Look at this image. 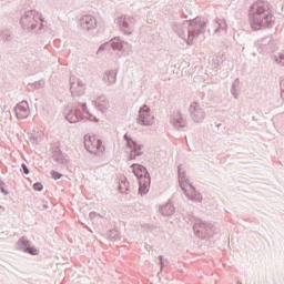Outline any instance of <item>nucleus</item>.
I'll list each match as a JSON object with an SVG mask.
<instances>
[{
	"label": "nucleus",
	"instance_id": "4468645a",
	"mask_svg": "<svg viewBox=\"0 0 284 284\" xmlns=\"http://www.w3.org/2000/svg\"><path fill=\"white\" fill-rule=\"evenodd\" d=\"M52 179H54L55 181L57 180H59V179H61V173H59V172H52Z\"/></svg>",
	"mask_w": 284,
	"mask_h": 284
},
{
	"label": "nucleus",
	"instance_id": "f3484780",
	"mask_svg": "<svg viewBox=\"0 0 284 284\" xmlns=\"http://www.w3.org/2000/svg\"><path fill=\"white\" fill-rule=\"evenodd\" d=\"M145 190H146V187L144 186H140V190H139V192H140V194H145Z\"/></svg>",
	"mask_w": 284,
	"mask_h": 284
},
{
	"label": "nucleus",
	"instance_id": "7ed1b4c3",
	"mask_svg": "<svg viewBox=\"0 0 284 284\" xmlns=\"http://www.w3.org/2000/svg\"><path fill=\"white\" fill-rule=\"evenodd\" d=\"M180 186L183 192H185L186 196L191 199V201H196L197 203H201V201H203V196L201 195V193L196 192V189H194L192 184L181 181Z\"/></svg>",
	"mask_w": 284,
	"mask_h": 284
},
{
	"label": "nucleus",
	"instance_id": "423d86ee",
	"mask_svg": "<svg viewBox=\"0 0 284 284\" xmlns=\"http://www.w3.org/2000/svg\"><path fill=\"white\" fill-rule=\"evenodd\" d=\"M30 114V106L28 102L22 101L16 106V116L18 119H28Z\"/></svg>",
	"mask_w": 284,
	"mask_h": 284
},
{
	"label": "nucleus",
	"instance_id": "ddd939ff",
	"mask_svg": "<svg viewBox=\"0 0 284 284\" xmlns=\"http://www.w3.org/2000/svg\"><path fill=\"white\" fill-rule=\"evenodd\" d=\"M33 189H34L37 192H41V190H43V184H41V183H34V184H33Z\"/></svg>",
	"mask_w": 284,
	"mask_h": 284
},
{
	"label": "nucleus",
	"instance_id": "1a4fd4ad",
	"mask_svg": "<svg viewBox=\"0 0 284 284\" xmlns=\"http://www.w3.org/2000/svg\"><path fill=\"white\" fill-rule=\"evenodd\" d=\"M132 168H133V172H134L135 176H138V179H141V176H143L148 172V170L141 164H133Z\"/></svg>",
	"mask_w": 284,
	"mask_h": 284
},
{
	"label": "nucleus",
	"instance_id": "6e6552de",
	"mask_svg": "<svg viewBox=\"0 0 284 284\" xmlns=\"http://www.w3.org/2000/svg\"><path fill=\"white\" fill-rule=\"evenodd\" d=\"M124 139L128 141V145H129V148L132 150V151H134V155H133V159L138 155L139 156V154H141V150H143V146H141L140 144H138L135 141H133V140H130L129 138H128V135H124Z\"/></svg>",
	"mask_w": 284,
	"mask_h": 284
},
{
	"label": "nucleus",
	"instance_id": "6ab92c4d",
	"mask_svg": "<svg viewBox=\"0 0 284 284\" xmlns=\"http://www.w3.org/2000/svg\"><path fill=\"white\" fill-rule=\"evenodd\" d=\"M281 88L283 89V82L281 83Z\"/></svg>",
	"mask_w": 284,
	"mask_h": 284
},
{
	"label": "nucleus",
	"instance_id": "20e7f679",
	"mask_svg": "<svg viewBox=\"0 0 284 284\" xmlns=\"http://www.w3.org/2000/svg\"><path fill=\"white\" fill-rule=\"evenodd\" d=\"M203 28H205V20L195 18L189 26V41H192L194 34H199Z\"/></svg>",
	"mask_w": 284,
	"mask_h": 284
},
{
	"label": "nucleus",
	"instance_id": "dca6fc26",
	"mask_svg": "<svg viewBox=\"0 0 284 284\" xmlns=\"http://www.w3.org/2000/svg\"><path fill=\"white\" fill-rule=\"evenodd\" d=\"M22 170L24 174H30V170H28V166L26 164H22Z\"/></svg>",
	"mask_w": 284,
	"mask_h": 284
},
{
	"label": "nucleus",
	"instance_id": "f257e3e1",
	"mask_svg": "<svg viewBox=\"0 0 284 284\" xmlns=\"http://www.w3.org/2000/svg\"><path fill=\"white\" fill-rule=\"evenodd\" d=\"M252 30H265L274 24V9L267 1L257 0L248 13Z\"/></svg>",
	"mask_w": 284,
	"mask_h": 284
},
{
	"label": "nucleus",
	"instance_id": "39448f33",
	"mask_svg": "<svg viewBox=\"0 0 284 284\" xmlns=\"http://www.w3.org/2000/svg\"><path fill=\"white\" fill-rule=\"evenodd\" d=\"M139 123L140 125H152V123H154V115L150 112V108L148 105H144L140 110Z\"/></svg>",
	"mask_w": 284,
	"mask_h": 284
},
{
	"label": "nucleus",
	"instance_id": "f8f14e48",
	"mask_svg": "<svg viewBox=\"0 0 284 284\" xmlns=\"http://www.w3.org/2000/svg\"><path fill=\"white\" fill-rule=\"evenodd\" d=\"M98 108H100V110H102V112H105V110H108V102L104 101L103 104L98 102Z\"/></svg>",
	"mask_w": 284,
	"mask_h": 284
},
{
	"label": "nucleus",
	"instance_id": "9b49d317",
	"mask_svg": "<svg viewBox=\"0 0 284 284\" xmlns=\"http://www.w3.org/2000/svg\"><path fill=\"white\" fill-rule=\"evenodd\" d=\"M26 252L32 254V256H37V254H39V250H37L36 247H27Z\"/></svg>",
	"mask_w": 284,
	"mask_h": 284
},
{
	"label": "nucleus",
	"instance_id": "0eeeda50",
	"mask_svg": "<svg viewBox=\"0 0 284 284\" xmlns=\"http://www.w3.org/2000/svg\"><path fill=\"white\" fill-rule=\"evenodd\" d=\"M81 26L82 28H85V30H90L97 26V20H94V17L92 16H84L81 20Z\"/></svg>",
	"mask_w": 284,
	"mask_h": 284
},
{
	"label": "nucleus",
	"instance_id": "a211bd4d",
	"mask_svg": "<svg viewBox=\"0 0 284 284\" xmlns=\"http://www.w3.org/2000/svg\"><path fill=\"white\" fill-rule=\"evenodd\" d=\"M22 242L26 243V239H22Z\"/></svg>",
	"mask_w": 284,
	"mask_h": 284
},
{
	"label": "nucleus",
	"instance_id": "2eb2a0df",
	"mask_svg": "<svg viewBox=\"0 0 284 284\" xmlns=\"http://www.w3.org/2000/svg\"><path fill=\"white\" fill-rule=\"evenodd\" d=\"M110 80V83H114V81H116V75L114 73L108 74Z\"/></svg>",
	"mask_w": 284,
	"mask_h": 284
},
{
	"label": "nucleus",
	"instance_id": "9d476101",
	"mask_svg": "<svg viewBox=\"0 0 284 284\" xmlns=\"http://www.w3.org/2000/svg\"><path fill=\"white\" fill-rule=\"evenodd\" d=\"M162 213L165 216H170V214H174V206H172L171 204H166L163 209H162Z\"/></svg>",
	"mask_w": 284,
	"mask_h": 284
},
{
	"label": "nucleus",
	"instance_id": "f03ea898",
	"mask_svg": "<svg viewBox=\"0 0 284 284\" xmlns=\"http://www.w3.org/2000/svg\"><path fill=\"white\" fill-rule=\"evenodd\" d=\"M84 148L91 154H101L105 152V146L103 145V142L97 135H85Z\"/></svg>",
	"mask_w": 284,
	"mask_h": 284
}]
</instances>
